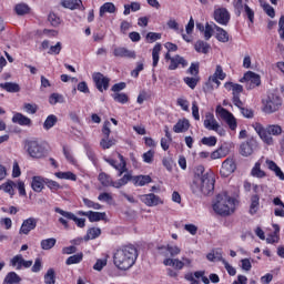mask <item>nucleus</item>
I'll return each mask as SVG.
<instances>
[{"label":"nucleus","mask_w":284,"mask_h":284,"mask_svg":"<svg viewBox=\"0 0 284 284\" xmlns=\"http://www.w3.org/2000/svg\"><path fill=\"white\" fill-rule=\"evenodd\" d=\"M136 258H139L136 247L132 245H125L115 251L113 255V263L118 270L128 272V270L134 266Z\"/></svg>","instance_id":"obj_1"},{"label":"nucleus","mask_w":284,"mask_h":284,"mask_svg":"<svg viewBox=\"0 0 284 284\" xmlns=\"http://www.w3.org/2000/svg\"><path fill=\"white\" fill-rule=\"evenodd\" d=\"M253 128L265 145H274L273 136H281L283 134V128L278 124L263 126V124L255 122L253 123Z\"/></svg>","instance_id":"obj_2"},{"label":"nucleus","mask_w":284,"mask_h":284,"mask_svg":"<svg viewBox=\"0 0 284 284\" xmlns=\"http://www.w3.org/2000/svg\"><path fill=\"white\" fill-rule=\"evenodd\" d=\"M213 210L220 216H230V214H234L236 210V200L230 196L227 192H222L216 195Z\"/></svg>","instance_id":"obj_3"},{"label":"nucleus","mask_w":284,"mask_h":284,"mask_svg":"<svg viewBox=\"0 0 284 284\" xmlns=\"http://www.w3.org/2000/svg\"><path fill=\"white\" fill-rule=\"evenodd\" d=\"M214 178L210 173H205L202 180L191 183V191L195 196H212L214 194Z\"/></svg>","instance_id":"obj_4"},{"label":"nucleus","mask_w":284,"mask_h":284,"mask_svg":"<svg viewBox=\"0 0 284 284\" xmlns=\"http://www.w3.org/2000/svg\"><path fill=\"white\" fill-rule=\"evenodd\" d=\"M263 103V112L265 114H274V112H278L281 110V106L283 105V100H281V97L270 93L266 99L262 101Z\"/></svg>","instance_id":"obj_5"},{"label":"nucleus","mask_w":284,"mask_h":284,"mask_svg":"<svg viewBox=\"0 0 284 284\" xmlns=\"http://www.w3.org/2000/svg\"><path fill=\"white\" fill-rule=\"evenodd\" d=\"M27 152L32 159H43L45 156V149L36 140L27 142Z\"/></svg>","instance_id":"obj_6"},{"label":"nucleus","mask_w":284,"mask_h":284,"mask_svg":"<svg viewBox=\"0 0 284 284\" xmlns=\"http://www.w3.org/2000/svg\"><path fill=\"white\" fill-rule=\"evenodd\" d=\"M216 114L221 116L223 121L229 125L230 130H236L237 122L236 118H234V114L232 112L227 111L225 108L217 105L215 109Z\"/></svg>","instance_id":"obj_7"},{"label":"nucleus","mask_w":284,"mask_h":284,"mask_svg":"<svg viewBox=\"0 0 284 284\" xmlns=\"http://www.w3.org/2000/svg\"><path fill=\"white\" fill-rule=\"evenodd\" d=\"M204 128H206V130H213V132H217L220 136H225V131L223 130V128H221V124L219 123V121H216L214 114L212 113L205 114Z\"/></svg>","instance_id":"obj_8"},{"label":"nucleus","mask_w":284,"mask_h":284,"mask_svg":"<svg viewBox=\"0 0 284 284\" xmlns=\"http://www.w3.org/2000/svg\"><path fill=\"white\" fill-rule=\"evenodd\" d=\"M226 90H231L233 94V103L236 108H241L243 105V101H241V93L243 92V85L236 84L234 82H226L224 84Z\"/></svg>","instance_id":"obj_9"},{"label":"nucleus","mask_w":284,"mask_h":284,"mask_svg":"<svg viewBox=\"0 0 284 284\" xmlns=\"http://www.w3.org/2000/svg\"><path fill=\"white\" fill-rule=\"evenodd\" d=\"M247 83L246 88L247 90H252L253 88H257V85H261V75L247 71L242 79H240V83Z\"/></svg>","instance_id":"obj_10"},{"label":"nucleus","mask_w":284,"mask_h":284,"mask_svg":"<svg viewBox=\"0 0 284 284\" xmlns=\"http://www.w3.org/2000/svg\"><path fill=\"white\" fill-rule=\"evenodd\" d=\"M236 172V160L233 158H227L223 163L220 171L221 176L227 179V176L234 174Z\"/></svg>","instance_id":"obj_11"},{"label":"nucleus","mask_w":284,"mask_h":284,"mask_svg":"<svg viewBox=\"0 0 284 284\" xmlns=\"http://www.w3.org/2000/svg\"><path fill=\"white\" fill-rule=\"evenodd\" d=\"M256 148H258V142H256L254 139H250L240 145V153L242 156H252Z\"/></svg>","instance_id":"obj_12"},{"label":"nucleus","mask_w":284,"mask_h":284,"mask_svg":"<svg viewBox=\"0 0 284 284\" xmlns=\"http://www.w3.org/2000/svg\"><path fill=\"white\" fill-rule=\"evenodd\" d=\"M54 212L57 214H61V216L68 219L69 221H74L75 225H78L79 227H85V219H79L77 217V215H74V213L63 211V209L60 207H55Z\"/></svg>","instance_id":"obj_13"},{"label":"nucleus","mask_w":284,"mask_h":284,"mask_svg":"<svg viewBox=\"0 0 284 284\" xmlns=\"http://www.w3.org/2000/svg\"><path fill=\"white\" fill-rule=\"evenodd\" d=\"M140 199L144 205H148V207H156V205H163V200H161V197L154 193L141 195Z\"/></svg>","instance_id":"obj_14"},{"label":"nucleus","mask_w":284,"mask_h":284,"mask_svg":"<svg viewBox=\"0 0 284 284\" xmlns=\"http://www.w3.org/2000/svg\"><path fill=\"white\" fill-rule=\"evenodd\" d=\"M214 20L220 26H227L230 23V11L225 8H219L214 11Z\"/></svg>","instance_id":"obj_15"},{"label":"nucleus","mask_w":284,"mask_h":284,"mask_svg":"<svg viewBox=\"0 0 284 284\" xmlns=\"http://www.w3.org/2000/svg\"><path fill=\"white\" fill-rule=\"evenodd\" d=\"M93 81L99 92H103V90H108V88H110V78H106L100 72L93 74Z\"/></svg>","instance_id":"obj_16"},{"label":"nucleus","mask_w":284,"mask_h":284,"mask_svg":"<svg viewBox=\"0 0 284 284\" xmlns=\"http://www.w3.org/2000/svg\"><path fill=\"white\" fill-rule=\"evenodd\" d=\"M113 57H116L120 59H136V52L129 50L125 47H116L113 50Z\"/></svg>","instance_id":"obj_17"},{"label":"nucleus","mask_w":284,"mask_h":284,"mask_svg":"<svg viewBox=\"0 0 284 284\" xmlns=\"http://www.w3.org/2000/svg\"><path fill=\"white\" fill-rule=\"evenodd\" d=\"M37 223H39V221L34 217H29L24 220L20 227V234H30L32 230L37 229Z\"/></svg>","instance_id":"obj_18"},{"label":"nucleus","mask_w":284,"mask_h":284,"mask_svg":"<svg viewBox=\"0 0 284 284\" xmlns=\"http://www.w3.org/2000/svg\"><path fill=\"white\" fill-rule=\"evenodd\" d=\"M225 77H227V74L223 72V67H221V64H217L214 74L211 75L209 80L212 81V83H215L219 88V85H221V81H224Z\"/></svg>","instance_id":"obj_19"},{"label":"nucleus","mask_w":284,"mask_h":284,"mask_svg":"<svg viewBox=\"0 0 284 284\" xmlns=\"http://www.w3.org/2000/svg\"><path fill=\"white\" fill-rule=\"evenodd\" d=\"M31 187L33 192H43V189L45 187V178L41 175H34L31 181Z\"/></svg>","instance_id":"obj_20"},{"label":"nucleus","mask_w":284,"mask_h":284,"mask_svg":"<svg viewBox=\"0 0 284 284\" xmlns=\"http://www.w3.org/2000/svg\"><path fill=\"white\" fill-rule=\"evenodd\" d=\"M187 130H190V120L187 119L179 120L173 126V132H175L176 134L187 132Z\"/></svg>","instance_id":"obj_21"},{"label":"nucleus","mask_w":284,"mask_h":284,"mask_svg":"<svg viewBox=\"0 0 284 284\" xmlns=\"http://www.w3.org/2000/svg\"><path fill=\"white\" fill-rule=\"evenodd\" d=\"M214 30L215 39H217V41H220L221 43H227V41H230V34L223 28L214 24Z\"/></svg>","instance_id":"obj_22"},{"label":"nucleus","mask_w":284,"mask_h":284,"mask_svg":"<svg viewBox=\"0 0 284 284\" xmlns=\"http://www.w3.org/2000/svg\"><path fill=\"white\" fill-rule=\"evenodd\" d=\"M62 8H67L68 10H81L83 7V1L81 0H63L61 2Z\"/></svg>","instance_id":"obj_23"},{"label":"nucleus","mask_w":284,"mask_h":284,"mask_svg":"<svg viewBox=\"0 0 284 284\" xmlns=\"http://www.w3.org/2000/svg\"><path fill=\"white\" fill-rule=\"evenodd\" d=\"M266 165L268 170H271V172H274L275 175L278 176L280 181H284V173L278 166V164H276V162L272 160H266Z\"/></svg>","instance_id":"obj_24"},{"label":"nucleus","mask_w":284,"mask_h":284,"mask_svg":"<svg viewBox=\"0 0 284 284\" xmlns=\"http://www.w3.org/2000/svg\"><path fill=\"white\" fill-rule=\"evenodd\" d=\"M179 65H182V68H185V65H187V61L185 60V58H183L181 55H175L171 59L169 70H176V68H179Z\"/></svg>","instance_id":"obj_25"},{"label":"nucleus","mask_w":284,"mask_h":284,"mask_svg":"<svg viewBox=\"0 0 284 284\" xmlns=\"http://www.w3.org/2000/svg\"><path fill=\"white\" fill-rule=\"evenodd\" d=\"M148 183H152V178L150 175L133 176V185L136 187H143V185H148Z\"/></svg>","instance_id":"obj_26"},{"label":"nucleus","mask_w":284,"mask_h":284,"mask_svg":"<svg viewBox=\"0 0 284 284\" xmlns=\"http://www.w3.org/2000/svg\"><path fill=\"white\" fill-rule=\"evenodd\" d=\"M134 182V176H132V173H125L120 180L115 181L113 183V187H116L119 190L120 187H123V185H128V183Z\"/></svg>","instance_id":"obj_27"},{"label":"nucleus","mask_w":284,"mask_h":284,"mask_svg":"<svg viewBox=\"0 0 284 284\" xmlns=\"http://www.w3.org/2000/svg\"><path fill=\"white\" fill-rule=\"evenodd\" d=\"M163 265L166 267H174V270H181L182 267H185V263L179 258H165L163 261Z\"/></svg>","instance_id":"obj_28"},{"label":"nucleus","mask_w":284,"mask_h":284,"mask_svg":"<svg viewBox=\"0 0 284 284\" xmlns=\"http://www.w3.org/2000/svg\"><path fill=\"white\" fill-rule=\"evenodd\" d=\"M13 123H18V125H31L32 120L30 118L23 115L22 113H16L12 118Z\"/></svg>","instance_id":"obj_29"},{"label":"nucleus","mask_w":284,"mask_h":284,"mask_svg":"<svg viewBox=\"0 0 284 284\" xmlns=\"http://www.w3.org/2000/svg\"><path fill=\"white\" fill-rule=\"evenodd\" d=\"M0 88H2V90H6V92H21V87H19V83L17 82L0 83Z\"/></svg>","instance_id":"obj_30"},{"label":"nucleus","mask_w":284,"mask_h":284,"mask_svg":"<svg viewBox=\"0 0 284 284\" xmlns=\"http://www.w3.org/2000/svg\"><path fill=\"white\" fill-rule=\"evenodd\" d=\"M105 212H94V211H89V221L91 223H97L99 221H105L106 219Z\"/></svg>","instance_id":"obj_31"},{"label":"nucleus","mask_w":284,"mask_h":284,"mask_svg":"<svg viewBox=\"0 0 284 284\" xmlns=\"http://www.w3.org/2000/svg\"><path fill=\"white\" fill-rule=\"evenodd\" d=\"M19 283H21V277L16 272H9L3 280V284H19Z\"/></svg>","instance_id":"obj_32"},{"label":"nucleus","mask_w":284,"mask_h":284,"mask_svg":"<svg viewBox=\"0 0 284 284\" xmlns=\"http://www.w3.org/2000/svg\"><path fill=\"white\" fill-rule=\"evenodd\" d=\"M193 181L192 183H196L197 181H201L203 179V176H205V166L203 165H197L194 168L193 170Z\"/></svg>","instance_id":"obj_33"},{"label":"nucleus","mask_w":284,"mask_h":284,"mask_svg":"<svg viewBox=\"0 0 284 284\" xmlns=\"http://www.w3.org/2000/svg\"><path fill=\"white\" fill-rule=\"evenodd\" d=\"M105 12L109 14H114L116 12V7L112 2H105L103 6L100 7V17H103Z\"/></svg>","instance_id":"obj_34"},{"label":"nucleus","mask_w":284,"mask_h":284,"mask_svg":"<svg viewBox=\"0 0 284 284\" xmlns=\"http://www.w3.org/2000/svg\"><path fill=\"white\" fill-rule=\"evenodd\" d=\"M14 187H17V183L11 180L0 185V190H3V192L10 194V196H14Z\"/></svg>","instance_id":"obj_35"},{"label":"nucleus","mask_w":284,"mask_h":284,"mask_svg":"<svg viewBox=\"0 0 284 284\" xmlns=\"http://www.w3.org/2000/svg\"><path fill=\"white\" fill-rule=\"evenodd\" d=\"M99 236H101V229L92 227L88 230L84 241H93V239H99Z\"/></svg>","instance_id":"obj_36"},{"label":"nucleus","mask_w":284,"mask_h":284,"mask_svg":"<svg viewBox=\"0 0 284 284\" xmlns=\"http://www.w3.org/2000/svg\"><path fill=\"white\" fill-rule=\"evenodd\" d=\"M260 201L261 197L258 195H253L251 197L250 214H256V212H258V207L261 205Z\"/></svg>","instance_id":"obj_37"},{"label":"nucleus","mask_w":284,"mask_h":284,"mask_svg":"<svg viewBox=\"0 0 284 284\" xmlns=\"http://www.w3.org/2000/svg\"><path fill=\"white\" fill-rule=\"evenodd\" d=\"M14 12L19 16V17H23L24 14L30 13V7L26 3H18L14 7Z\"/></svg>","instance_id":"obj_38"},{"label":"nucleus","mask_w":284,"mask_h":284,"mask_svg":"<svg viewBox=\"0 0 284 284\" xmlns=\"http://www.w3.org/2000/svg\"><path fill=\"white\" fill-rule=\"evenodd\" d=\"M99 181L102 185H104V187H114V182L112 181V179L110 178V175L105 174V173H100L99 174Z\"/></svg>","instance_id":"obj_39"},{"label":"nucleus","mask_w":284,"mask_h":284,"mask_svg":"<svg viewBox=\"0 0 284 284\" xmlns=\"http://www.w3.org/2000/svg\"><path fill=\"white\" fill-rule=\"evenodd\" d=\"M114 145H116L115 139L102 138L100 141V148H102V150H110V148Z\"/></svg>","instance_id":"obj_40"},{"label":"nucleus","mask_w":284,"mask_h":284,"mask_svg":"<svg viewBox=\"0 0 284 284\" xmlns=\"http://www.w3.org/2000/svg\"><path fill=\"white\" fill-rule=\"evenodd\" d=\"M195 50L202 52V54H207V52H210V44L203 40H199L195 43Z\"/></svg>","instance_id":"obj_41"},{"label":"nucleus","mask_w":284,"mask_h":284,"mask_svg":"<svg viewBox=\"0 0 284 284\" xmlns=\"http://www.w3.org/2000/svg\"><path fill=\"white\" fill-rule=\"evenodd\" d=\"M161 43H156L152 50L153 68H156V65H159V54H161Z\"/></svg>","instance_id":"obj_42"},{"label":"nucleus","mask_w":284,"mask_h":284,"mask_svg":"<svg viewBox=\"0 0 284 284\" xmlns=\"http://www.w3.org/2000/svg\"><path fill=\"white\" fill-rule=\"evenodd\" d=\"M57 121H59L57 115L54 114L49 115L43 123L44 130H51V128H54V125H57Z\"/></svg>","instance_id":"obj_43"},{"label":"nucleus","mask_w":284,"mask_h":284,"mask_svg":"<svg viewBox=\"0 0 284 284\" xmlns=\"http://www.w3.org/2000/svg\"><path fill=\"white\" fill-rule=\"evenodd\" d=\"M159 250H166V252H169L170 256L174 258V256H179V254H181V247L174 245H166V246H162L159 247Z\"/></svg>","instance_id":"obj_44"},{"label":"nucleus","mask_w":284,"mask_h":284,"mask_svg":"<svg viewBox=\"0 0 284 284\" xmlns=\"http://www.w3.org/2000/svg\"><path fill=\"white\" fill-rule=\"evenodd\" d=\"M252 176H256V179H265V171L261 170V163H255L254 168L251 171Z\"/></svg>","instance_id":"obj_45"},{"label":"nucleus","mask_w":284,"mask_h":284,"mask_svg":"<svg viewBox=\"0 0 284 284\" xmlns=\"http://www.w3.org/2000/svg\"><path fill=\"white\" fill-rule=\"evenodd\" d=\"M260 3L264 10V12L271 17V19H274V17H276V11H274V9L272 8V6H270V3L263 1V0H260Z\"/></svg>","instance_id":"obj_46"},{"label":"nucleus","mask_w":284,"mask_h":284,"mask_svg":"<svg viewBox=\"0 0 284 284\" xmlns=\"http://www.w3.org/2000/svg\"><path fill=\"white\" fill-rule=\"evenodd\" d=\"M83 261V253H78L67 258V265H77Z\"/></svg>","instance_id":"obj_47"},{"label":"nucleus","mask_w":284,"mask_h":284,"mask_svg":"<svg viewBox=\"0 0 284 284\" xmlns=\"http://www.w3.org/2000/svg\"><path fill=\"white\" fill-rule=\"evenodd\" d=\"M49 103L51 105H57V103H65V99L59 93H52L49 98Z\"/></svg>","instance_id":"obj_48"},{"label":"nucleus","mask_w":284,"mask_h":284,"mask_svg":"<svg viewBox=\"0 0 284 284\" xmlns=\"http://www.w3.org/2000/svg\"><path fill=\"white\" fill-rule=\"evenodd\" d=\"M57 179H65L68 181H77V175L72 172H57Z\"/></svg>","instance_id":"obj_49"},{"label":"nucleus","mask_w":284,"mask_h":284,"mask_svg":"<svg viewBox=\"0 0 284 284\" xmlns=\"http://www.w3.org/2000/svg\"><path fill=\"white\" fill-rule=\"evenodd\" d=\"M44 283L45 284H54L57 283L55 281V275H54V268H49L44 275Z\"/></svg>","instance_id":"obj_50"},{"label":"nucleus","mask_w":284,"mask_h":284,"mask_svg":"<svg viewBox=\"0 0 284 284\" xmlns=\"http://www.w3.org/2000/svg\"><path fill=\"white\" fill-rule=\"evenodd\" d=\"M57 245V239L51 237V239H47V240H42L41 241V247L43 250H52V247Z\"/></svg>","instance_id":"obj_51"},{"label":"nucleus","mask_w":284,"mask_h":284,"mask_svg":"<svg viewBox=\"0 0 284 284\" xmlns=\"http://www.w3.org/2000/svg\"><path fill=\"white\" fill-rule=\"evenodd\" d=\"M183 81L189 88H191V90H194V88H196L199 84L200 79L199 77L194 75V78L186 77L183 79Z\"/></svg>","instance_id":"obj_52"},{"label":"nucleus","mask_w":284,"mask_h":284,"mask_svg":"<svg viewBox=\"0 0 284 284\" xmlns=\"http://www.w3.org/2000/svg\"><path fill=\"white\" fill-rule=\"evenodd\" d=\"M11 265L17 267V270H21L23 265V255L19 254L12 257Z\"/></svg>","instance_id":"obj_53"},{"label":"nucleus","mask_w":284,"mask_h":284,"mask_svg":"<svg viewBox=\"0 0 284 284\" xmlns=\"http://www.w3.org/2000/svg\"><path fill=\"white\" fill-rule=\"evenodd\" d=\"M45 185L52 192H57V190H61V184H59L57 181L50 180L48 178H45Z\"/></svg>","instance_id":"obj_54"},{"label":"nucleus","mask_w":284,"mask_h":284,"mask_svg":"<svg viewBox=\"0 0 284 284\" xmlns=\"http://www.w3.org/2000/svg\"><path fill=\"white\" fill-rule=\"evenodd\" d=\"M212 34H214V24L206 23L205 29H204V39L205 41H210L212 39Z\"/></svg>","instance_id":"obj_55"},{"label":"nucleus","mask_w":284,"mask_h":284,"mask_svg":"<svg viewBox=\"0 0 284 284\" xmlns=\"http://www.w3.org/2000/svg\"><path fill=\"white\" fill-rule=\"evenodd\" d=\"M83 203L85 206L91 207L92 210H101V204L93 202L92 200L88 199V197H83Z\"/></svg>","instance_id":"obj_56"},{"label":"nucleus","mask_w":284,"mask_h":284,"mask_svg":"<svg viewBox=\"0 0 284 284\" xmlns=\"http://www.w3.org/2000/svg\"><path fill=\"white\" fill-rule=\"evenodd\" d=\"M216 136H209V138H203L201 140V143L203 145H207L209 148H214V145H216Z\"/></svg>","instance_id":"obj_57"},{"label":"nucleus","mask_w":284,"mask_h":284,"mask_svg":"<svg viewBox=\"0 0 284 284\" xmlns=\"http://www.w3.org/2000/svg\"><path fill=\"white\" fill-rule=\"evenodd\" d=\"M114 101H116L118 103H128L129 99H128V94L125 93H114L113 95Z\"/></svg>","instance_id":"obj_58"},{"label":"nucleus","mask_w":284,"mask_h":284,"mask_svg":"<svg viewBox=\"0 0 284 284\" xmlns=\"http://www.w3.org/2000/svg\"><path fill=\"white\" fill-rule=\"evenodd\" d=\"M233 7L235 14L240 17L241 12H243V0H233Z\"/></svg>","instance_id":"obj_59"},{"label":"nucleus","mask_w":284,"mask_h":284,"mask_svg":"<svg viewBox=\"0 0 284 284\" xmlns=\"http://www.w3.org/2000/svg\"><path fill=\"white\" fill-rule=\"evenodd\" d=\"M23 108L28 114H37V110H39V106L32 103H24Z\"/></svg>","instance_id":"obj_60"},{"label":"nucleus","mask_w":284,"mask_h":284,"mask_svg":"<svg viewBox=\"0 0 284 284\" xmlns=\"http://www.w3.org/2000/svg\"><path fill=\"white\" fill-rule=\"evenodd\" d=\"M48 19L51 26H53V28H57L58 26L61 24V18H59L54 13H50Z\"/></svg>","instance_id":"obj_61"},{"label":"nucleus","mask_w":284,"mask_h":284,"mask_svg":"<svg viewBox=\"0 0 284 284\" xmlns=\"http://www.w3.org/2000/svg\"><path fill=\"white\" fill-rule=\"evenodd\" d=\"M145 39L149 43H154V41H159V39H161V33L149 32Z\"/></svg>","instance_id":"obj_62"},{"label":"nucleus","mask_w":284,"mask_h":284,"mask_svg":"<svg viewBox=\"0 0 284 284\" xmlns=\"http://www.w3.org/2000/svg\"><path fill=\"white\" fill-rule=\"evenodd\" d=\"M62 44L61 42H57L55 45H51L49 49V54H60L62 50Z\"/></svg>","instance_id":"obj_63"},{"label":"nucleus","mask_w":284,"mask_h":284,"mask_svg":"<svg viewBox=\"0 0 284 284\" xmlns=\"http://www.w3.org/2000/svg\"><path fill=\"white\" fill-rule=\"evenodd\" d=\"M278 28L280 38L284 41V16L280 18Z\"/></svg>","instance_id":"obj_64"}]
</instances>
